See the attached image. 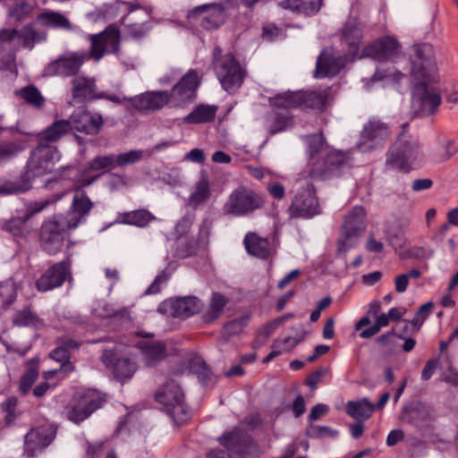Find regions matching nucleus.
<instances>
[{
  "label": "nucleus",
  "instance_id": "obj_1",
  "mask_svg": "<svg viewBox=\"0 0 458 458\" xmlns=\"http://www.w3.org/2000/svg\"><path fill=\"white\" fill-rule=\"evenodd\" d=\"M311 178L327 179L336 175L346 165L348 155L337 149H331L322 132L306 137Z\"/></svg>",
  "mask_w": 458,
  "mask_h": 458
},
{
  "label": "nucleus",
  "instance_id": "obj_2",
  "mask_svg": "<svg viewBox=\"0 0 458 458\" xmlns=\"http://www.w3.org/2000/svg\"><path fill=\"white\" fill-rule=\"evenodd\" d=\"M57 148H46L38 145L31 152L25 173L18 179L0 183V194H20L31 189V181L38 176L51 174L58 160Z\"/></svg>",
  "mask_w": 458,
  "mask_h": 458
},
{
  "label": "nucleus",
  "instance_id": "obj_3",
  "mask_svg": "<svg viewBox=\"0 0 458 458\" xmlns=\"http://www.w3.org/2000/svg\"><path fill=\"white\" fill-rule=\"evenodd\" d=\"M409 123L402 124L401 131L387 153L386 165L390 169L408 173L420 156L419 140L407 133Z\"/></svg>",
  "mask_w": 458,
  "mask_h": 458
},
{
  "label": "nucleus",
  "instance_id": "obj_4",
  "mask_svg": "<svg viewBox=\"0 0 458 458\" xmlns=\"http://www.w3.org/2000/svg\"><path fill=\"white\" fill-rule=\"evenodd\" d=\"M213 67L222 88L225 91L234 93L241 88L246 76V71L233 54L222 55V48L220 47H215L213 51Z\"/></svg>",
  "mask_w": 458,
  "mask_h": 458
},
{
  "label": "nucleus",
  "instance_id": "obj_5",
  "mask_svg": "<svg viewBox=\"0 0 458 458\" xmlns=\"http://www.w3.org/2000/svg\"><path fill=\"white\" fill-rule=\"evenodd\" d=\"M366 210L361 206H355L344 218L337 239V253L345 255L359 242L360 237L367 228Z\"/></svg>",
  "mask_w": 458,
  "mask_h": 458
},
{
  "label": "nucleus",
  "instance_id": "obj_6",
  "mask_svg": "<svg viewBox=\"0 0 458 458\" xmlns=\"http://www.w3.org/2000/svg\"><path fill=\"white\" fill-rule=\"evenodd\" d=\"M70 225L62 216H54L43 222L38 233L40 248L48 255L54 256L60 252L68 236Z\"/></svg>",
  "mask_w": 458,
  "mask_h": 458
},
{
  "label": "nucleus",
  "instance_id": "obj_7",
  "mask_svg": "<svg viewBox=\"0 0 458 458\" xmlns=\"http://www.w3.org/2000/svg\"><path fill=\"white\" fill-rule=\"evenodd\" d=\"M104 402V395L97 390L76 392L64 407L66 418L75 424H80L98 410Z\"/></svg>",
  "mask_w": 458,
  "mask_h": 458
},
{
  "label": "nucleus",
  "instance_id": "obj_8",
  "mask_svg": "<svg viewBox=\"0 0 458 458\" xmlns=\"http://www.w3.org/2000/svg\"><path fill=\"white\" fill-rule=\"evenodd\" d=\"M264 204V198L259 192L246 187H238L229 195L223 210L227 215L244 216L263 208Z\"/></svg>",
  "mask_w": 458,
  "mask_h": 458
},
{
  "label": "nucleus",
  "instance_id": "obj_9",
  "mask_svg": "<svg viewBox=\"0 0 458 458\" xmlns=\"http://www.w3.org/2000/svg\"><path fill=\"white\" fill-rule=\"evenodd\" d=\"M121 41L120 30L113 26L107 27L102 32L90 35V49L87 59L99 61L106 54H116Z\"/></svg>",
  "mask_w": 458,
  "mask_h": 458
},
{
  "label": "nucleus",
  "instance_id": "obj_10",
  "mask_svg": "<svg viewBox=\"0 0 458 458\" xmlns=\"http://www.w3.org/2000/svg\"><path fill=\"white\" fill-rule=\"evenodd\" d=\"M200 79L196 70L190 69L168 92L170 104L174 107L184 106L192 102L197 96Z\"/></svg>",
  "mask_w": 458,
  "mask_h": 458
},
{
  "label": "nucleus",
  "instance_id": "obj_11",
  "mask_svg": "<svg viewBox=\"0 0 458 458\" xmlns=\"http://www.w3.org/2000/svg\"><path fill=\"white\" fill-rule=\"evenodd\" d=\"M187 19L191 25L204 30L217 29L225 21V11L221 4H205L191 10Z\"/></svg>",
  "mask_w": 458,
  "mask_h": 458
},
{
  "label": "nucleus",
  "instance_id": "obj_12",
  "mask_svg": "<svg viewBox=\"0 0 458 458\" xmlns=\"http://www.w3.org/2000/svg\"><path fill=\"white\" fill-rule=\"evenodd\" d=\"M291 217L309 219L321 213L313 185L298 192L288 208Z\"/></svg>",
  "mask_w": 458,
  "mask_h": 458
},
{
  "label": "nucleus",
  "instance_id": "obj_13",
  "mask_svg": "<svg viewBox=\"0 0 458 458\" xmlns=\"http://www.w3.org/2000/svg\"><path fill=\"white\" fill-rule=\"evenodd\" d=\"M68 120L72 132L88 136L98 135L104 125V118L101 114L87 109L73 112Z\"/></svg>",
  "mask_w": 458,
  "mask_h": 458
},
{
  "label": "nucleus",
  "instance_id": "obj_14",
  "mask_svg": "<svg viewBox=\"0 0 458 458\" xmlns=\"http://www.w3.org/2000/svg\"><path fill=\"white\" fill-rule=\"evenodd\" d=\"M201 307L202 303L197 297H178L162 301L158 311L168 317L184 318L198 313Z\"/></svg>",
  "mask_w": 458,
  "mask_h": 458
},
{
  "label": "nucleus",
  "instance_id": "obj_15",
  "mask_svg": "<svg viewBox=\"0 0 458 458\" xmlns=\"http://www.w3.org/2000/svg\"><path fill=\"white\" fill-rule=\"evenodd\" d=\"M71 277V261L66 259L50 266L36 281L39 292H47L64 284Z\"/></svg>",
  "mask_w": 458,
  "mask_h": 458
},
{
  "label": "nucleus",
  "instance_id": "obj_16",
  "mask_svg": "<svg viewBox=\"0 0 458 458\" xmlns=\"http://www.w3.org/2000/svg\"><path fill=\"white\" fill-rule=\"evenodd\" d=\"M390 134L391 131L386 123L379 119L372 118L363 127L359 148L361 151L373 149L384 143Z\"/></svg>",
  "mask_w": 458,
  "mask_h": 458
},
{
  "label": "nucleus",
  "instance_id": "obj_17",
  "mask_svg": "<svg viewBox=\"0 0 458 458\" xmlns=\"http://www.w3.org/2000/svg\"><path fill=\"white\" fill-rule=\"evenodd\" d=\"M86 59L87 55L85 53H72L62 55L55 61L50 63L46 67L45 72L50 76H73L78 73Z\"/></svg>",
  "mask_w": 458,
  "mask_h": 458
},
{
  "label": "nucleus",
  "instance_id": "obj_18",
  "mask_svg": "<svg viewBox=\"0 0 458 458\" xmlns=\"http://www.w3.org/2000/svg\"><path fill=\"white\" fill-rule=\"evenodd\" d=\"M101 361L112 370L114 377L119 381L130 379L137 370L135 361L129 357L119 356L113 351H104Z\"/></svg>",
  "mask_w": 458,
  "mask_h": 458
},
{
  "label": "nucleus",
  "instance_id": "obj_19",
  "mask_svg": "<svg viewBox=\"0 0 458 458\" xmlns=\"http://www.w3.org/2000/svg\"><path fill=\"white\" fill-rule=\"evenodd\" d=\"M93 202L86 192L81 189H76L72 198V205L65 216H63L70 227L75 229L80 224L83 223L93 208Z\"/></svg>",
  "mask_w": 458,
  "mask_h": 458
},
{
  "label": "nucleus",
  "instance_id": "obj_20",
  "mask_svg": "<svg viewBox=\"0 0 458 458\" xmlns=\"http://www.w3.org/2000/svg\"><path fill=\"white\" fill-rule=\"evenodd\" d=\"M218 441L232 457H242L252 444L251 437L240 428H234L233 430L224 433Z\"/></svg>",
  "mask_w": 458,
  "mask_h": 458
},
{
  "label": "nucleus",
  "instance_id": "obj_21",
  "mask_svg": "<svg viewBox=\"0 0 458 458\" xmlns=\"http://www.w3.org/2000/svg\"><path fill=\"white\" fill-rule=\"evenodd\" d=\"M348 57L344 55L335 56L333 49H324L316 63L315 76L322 79L337 75L345 66Z\"/></svg>",
  "mask_w": 458,
  "mask_h": 458
},
{
  "label": "nucleus",
  "instance_id": "obj_22",
  "mask_svg": "<svg viewBox=\"0 0 458 458\" xmlns=\"http://www.w3.org/2000/svg\"><path fill=\"white\" fill-rule=\"evenodd\" d=\"M168 91H148L129 98L131 106L142 113L153 112L170 104Z\"/></svg>",
  "mask_w": 458,
  "mask_h": 458
},
{
  "label": "nucleus",
  "instance_id": "obj_23",
  "mask_svg": "<svg viewBox=\"0 0 458 458\" xmlns=\"http://www.w3.org/2000/svg\"><path fill=\"white\" fill-rule=\"evenodd\" d=\"M400 48L401 46L396 39L386 36L366 46L363 54L377 61H386L395 57L400 53Z\"/></svg>",
  "mask_w": 458,
  "mask_h": 458
},
{
  "label": "nucleus",
  "instance_id": "obj_24",
  "mask_svg": "<svg viewBox=\"0 0 458 458\" xmlns=\"http://www.w3.org/2000/svg\"><path fill=\"white\" fill-rule=\"evenodd\" d=\"M55 437L54 430L46 426L31 428L25 436V452L32 457L50 445Z\"/></svg>",
  "mask_w": 458,
  "mask_h": 458
},
{
  "label": "nucleus",
  "instance_id": "obj_25",
  "mask_svg": "<svg viewBox=\"0 0 458 458\" xmlns=\"http://www.w3.org/2000/svg\"><path fill=\"white\" fill-rule=\"evenodd\" d=\"M411 52L412 72L415 74L424 76L426 74L425 71L435 65L433 47L428 43L417 44L412 47Z\"/></svg>",
  "mask_w": 458,
  "mask_h": 458
},
{
  "label": "nucleus",
  "instance_id": "obj_26",
  "mask_svg": "<svg viewBox=\"0 0 458 458\" xmlns=\"http://www.w3.org/2000/svg\"><path fill=\"white\" fill-rule=\"evenodd\" d=\"M433 420L432 409L421 403H411L402 411V420L417 428H422Z\"/></svg>",
  "mask_w": 458,
  "mask_h": 458
},
{
  "label": "nucleus",
  "instance_id": "obj_27",
  "mask_svg": "<svg viewBox=\"0 0 458 458\" xmlns=\"http://www.w3.org/2000/svg\"><path fill=\"white\" fill-rule=\"evenodd\" d=\"M72 132L68 119L55 120L52 124L37 134L38 145L46 148H55L53 144L64 136Z\"/></svg>",
  "mask_w": 458,
  "mask_h": 458
},
{
  "label": "nucleus",
  "instance_id": "obj_28",
  "mask_svg": "<svg viewBox=\"0 0 458 458\" xmlns=\"http://www.w3.org/2000/svg\"><path fill=\"white\" fill-rule=\"evenodd\" d=\"M343 43L347 46L348 55L353 59L359 52L362 40V26L355 19H349L342 30Z\"/></svg>",
  "mask_w": 458,
  "mask_h": 458
},
{
  "label": "nucleus",
  "instance_id": "obj_29",
  "mask_svg": "<svg viewBox=\"0 0 458 458\" xmlns=\"http://www.w3.org/2000/svg\"><path fill=\"white\" fill-rule=\"evenodd\" d=\"M156 400L165 409L184 401V394L179 385L174 380L166 382L156 393Z\"/></svg>",
  "mask_w": 458,
  "mask_h": 458
},
{
  "label": "nucleus",
  "instance_id": "obj_30",
  "mask_svg": "<svg viewBox=\"0 0 458 458\" xmlns=\"http://www.w3.org/2000/svg\"><path fill=\"white\" fill-rule=\"evenodd\" d=\"M96 84L92 78L78 76L72 81V96L81 102L98 98Z\"/></svg>",
  "mask_w": 458,
  "mask_h": 458
},
{
  "label": "nucleus",
  "instance_id": "obj_31",
  "mask_svg": "<svg viewBox=\"0 0 458 458\" xmlns=\"http://www.w3.org/2000/svg\"><path fill=\"white\" fill-rule=\"evenodd\" d=\"M244 246L247 252L259 259H267L271 254L270 242L267 238H262L258 233L249 232L244 237Z\"/></svg>",
  "mask_w": 458,
  "mask_h": 458
},
{
  "label": "nucleus",
  "instance_id": "obj_32",
  "mask_svg": "<svg viewBox=\"0 0 458 458\" xmlns=\"http://www.w3.org/2000/svg\"><path fill=\"white\" fill-rule=\"evenodd\" d=\"M278 6L298 13L313 15L320 10L323 0H277Z\"/></svg>",
  "mask_w": 458,
  "mask_h": 458
},
{
  "label": "nucleus",
  "instance_id": "obj_33",
  "mask_svg": "<svg viewBox=\"0 0 458 458\" xmlns=\"http://www.w3.org/2000/svg\"><path fill=\"white\" fill-rule=\"evenodd\" d=\"M139 348L147 366L152 367L165 359L166 346L163 342L140 344Z\"/></svg>",
  "mask_w": 458,
  "mask_h": 458
},
{
  "label": "nucleus",
  "instance_id": "obj_34",
  "mask_svg": "<svg viewBox=\"0 0 458 458\" xmlns=\"http://www.w3.org/2000/svg\"><path fill=\"white\" fill-rule=\"evenodd\" d=\"M329 96L328 89L302 91L301 109L322 111Z\"/></svg>",
  "mask_w": 458,
  "mask_h": 458
},
{
  "label": "nucleus",
  "instance_id": "obj_35",
  "mask_svg": "<svg viewBox=\"0 0 458 458\" xmlns=\"http://www.w3.org/2000/svg\"><path fill=\"white\" fill-rule=\"evenodd\" d=\"M122 22L125 27V34L133 39L142 38L151 28L147 18L137 21L134 16L123 15Z\"/></svg>",
  "mask_w": 458,
  "mask_h": 458
},
{
  "label": "nucleus",
  "instance_id": "obj_36",
  "mask_svg": "<svg viewBox=\"0 0 458 458\" xmlns=\"http://www.w3.org/2000/svg\"><path fill=\"white\" fill-rule=\"evenodd\" d=\"M216 112V106L200 104L184 118V122L192 124L210 123L215 120Z\"/></svg>",
  "mask_w": 458,
  "mask_h": 458
},
{
  "label": "nucleus",
  "instance_id": "obj_37",
  "mask_svg": "<svg viewBox=\"0 0 458 458\" xmlns=\"http://www.w3.org/2000/svg\"><path fill=\"white\" fill-rule=\"evenodd\" d=\"M375 406L369 399L363 398L360 401H350L346 404V413L357 420H365L369 419Z\"/></svg>",
  "mask_w": 458,
  "mask_h": 458
},
{
  "label": "nucleus",
  "instance_id": "obj_38",
  "mask_svg": "<svg viewBox=\"0 0 458 458\" xmlns=\"http://www.w3.org/2000/svg\"><path fill=\"white\" fill-rule=\"evenodd\" d=\"M118 219L125 225L145 227L156 217L147 209H137L120 214Z\"/></svg>",
  "mask_w": 458,
  "mask_h": 458
},
{
  "label": "nucleus",
  "instance_id": "obj_39",
  "mask_svg": "<svg viewBox=\"0 0 458 458\" xmlns=\"http://www.w3.org/2000/svg\"><path fill=\"white\" fill-rule=\"evenodd\" d=\"M13 324L16 327H30L36 329L44 327L43 319L33 312L30 306L18 310L13 318Z\"/></svg>",
  "mask_w": 458,
  "mask_h": 458
},
{
  "label": "nucleus",
  "instance_id": "obj_40",
  "mask_svg": "<svg viewBox=\"0 0 458 458\" xmlns=\"http://www.w3.org/2000/svg\"><path fill=\"white\" fill-rule=\"evenodd\" d=\"M417 102V112L422 116H427L436 112L442 102V98L439 93L425 90Z\"/></svg>",
  "mask_w": 458,
  "mask_h": 458
},
{
  "label": "nucleus",
  "instance_id": "obj_41",
  "mask_svg": "<svg viewBox=\"0 0 458 458\" xmlns=\"http://www.w3.org/2000/svg\"><path fill=\"white\" fill-rule=\"evenodd\" d=\"M301 100H302V90L294 91V92H285L282 94H278L275 98H270V103L272 106L279 107V108H294L300 107L301 108Z\"/></svg>",
  "mask_w": 458,
  "mask_h": 458
},
{
  "label": "nucleus",
  "instance_id": "obj_42",
  "mask_svg": "<svg viewBox=\"0 0 458 458\" xmlns=\"http://www.w3.org/2000/svg\"><path fill=\"white\" fill-rule=\"evenodd\" d=\"M227 302L228 300L223 294L219 293H213L208 309L203 315L204 320L210 323L218 318Z\"/></svg>",
  "mask_w": 458,
  "mask_h": 458
},
{
  "label": "nucleus",
  "instance_id": "obj_43",
  "mask_svg": "<svg viewBox=\"0 0 458 458\" xmlns=\"http://www.w3.org/2000/svg\"><path fill=\"white\" fill-rule=\"evenodd\" d=\"M267 121L269 123V133L274 135L286 130L292 122V117L288 114V113H282L276 110H272L267 114Z\"/></svg>",
  "mask_w": 458,
  "mask_h": 458
},
{
  "label": "nucleus",
  "instance_id": "obj_44",
  "mask_svg": "<svg viewBox=\"0 0 458 458\" xmlns=\"http://www.w3.org/2000/svg\"><path fill=\"white\" fill-rule=\"evenodd\" d=\"M38 20L42 21V24L45 26L63 30L71 29V23L69 20L60 13L53 11L44 12L38 14Z\"/></svg>",
  "mask_w": 458,
  "mask_h": 458
},
{
  "label": "nucleus",
  "instance_id": "obj_45",
  "mask_svg": "<svg viewBox=\"0 0 458 458\" xmlns=\"http://www.w3.org/2000/svg\"><path fill=\"white\" fill-rule=\"evenodd\" d=\"M38 360L32 359L28 361V368L20 380V391L22 394H27L30 390L32 385L36 382L38 377Z\"/></svg>",
  "mask_w": 458,
  "mask_h": 458
},
{
  "label": "nucleus",
  "instance_id": "obj_46",
  "mask_svg": "<svg viewBox=\"0 0 458 458\" xmlns=\"http://www.w3.org/2000/svg\"><path fill=\"white\" fill-rule=\"evenodd\" d=\"M16 94L28 105L35 108L40 109L45 106V98L34 85L23 87Z\"/></svg>",
  "mask_w": 458,
  "mask_h": 458
},
{
  "label": "nucleus",
  "instance_id": "obj_47",
  "mask_svg": "<svg viewBox=\"0 0 458 458\" xmlns=\"http://www.w3.org/2000/svg\"><path fill=\"white\" fill-rule=\"evenodd\" d=\"M165 411L178 426L187 423L191 417V411L185 400L165 409Z\"/></svg>",
  "mask_w": 458,
  "mask_h": 458
},
{
  "label": "nucleus",
  "instance_id": "obj_48",
  "mask_svg": "<svg viewBox=\"0 0 458 458\" xmlns=\"http://www.w3.org/2000/svg\"><path fill=\"white\" fill-rule=\"evenodd\" d=\"M210 197V185L208 178L206 176H202L196 184V189L194 192L190 197V204L197 208L199 205L202 204L206 200H208Z\"/></svg>",
  "mask_w": 458,
  "mask_h": 458
},
{
  "label": "nucleus",
  "instance_id": "obj_49",
  "mask_svg": "<svg viewBox=\"0 0 458 458\" xmlns=\"http://www.w3.org/2000/svg\"><path fill=\"white\" fill-rule=\"evenodd\" d=\"M198 242L193 238L181 237L176 242L175 255L180 259H186L196 253Z\"/></svg>",
  "mask_w": 458,
  "mask_h": 458
},
{
  "label": "nucleus",
  "instance_id": "obj_50",
  "mask_svg": "<svg viewBox=\"0 0 458 458\" xmlns=\"http://www.w3.org/2000/svg\"><path fill=\"white\" fill-rule=\"evenodd\" d=\"M17 405L18 398L15 396H10L6 398L0 404V410L3 413H4V420L7 426L13 425L18 417Z\"/></svg>",
  "mask_w": 458,
  "mask_h": 458
},
{
  "label": "nucleus",
  "instance_id": "obj_51",
  "mask_svg": "<svg viewBox=\"0 0 458 458\" xmlns=\"http://www.w3.org/2000/svg\"><path fill=\"white\" fill-rule=\"evenodd\" d=\"M50 357L62 363L60 371L68 374L74 370V366L70 361V353L60 344H56V347L51 352Z\"/></svg>",
  "mask_w": 458,
  "mask_h": 458
},
{
  "label": "nucleus",
  "instance_id": "obj_52",
  "mask_svg": "<svg viewBox=\"0 0 458 458\" xmlns=\"http://www.w3.org/2000/svg\"><path fill=\"white\" fill-rule=\"evenodd\" d=\"M17 38L22 40V45L24 47L32 48L36 40L42 39L44 40L47 38V34L42 32V36H39L37 30H35L32 26H25L21 30H19V34Z\"/></svg>",
  "mask_w": 458,
  "mask_h": 458
},
{
  "label": "nucleus",
  "instance_id": "obj_53",
  "mask_svg": "<svg viewBox=\"0 0 458 458\" xmlns=\"http://www.w3.org/2000/svg\"><path fill=\"white\" fill-rule=\"evenodd\" d=\"M116 166L115 155L97 156L89 162V169L99 171L102 169L112 170Z\"/></svg>",
  "mask_w": 458,
  "mask_h": 458
},
{
  "label": "nucleus",
  "instance_id": "obj_54",
  "mask_svg": "<svg viewBox=\"0 0 458 458\" xmlns=\"http://www.w3.org/2000/svg\"><path fill=\"white\" fill-rule=\"evenodd\" d=\"M190 369L191 370L197 374L198 377L203 381L208 382L211 378V370L206 365L204 360L200 358L192 359L190 361Z\"/></svg>",
  "mask_w": 458,
  "mask_h": 458
},
{
  "label": "nucleus",
  "instance_id": "obj_55",
  "mask_svg": "<svg viewBox=\"0 0 458 458\" xmlns=\"http://www.w3.org/2000/svg\"><path fill=\"white\" fill-rule=\"evenodd\" d=\"M456 151L454 142L452 140H447L437 148L434 156L435 160L437 162L447 161L456 153Z\"/></svg>",
  "mask_w": 458,
  "mask_h": 458
},
{
  "label": "nucleus",
  "instance_id": "obj_56",
  "mask_svg": "<svg viewBox=\"0 0 458 458\" xmlns=\"http://www.w3.org/2000/svg\"><path fill=\"white\" fill-rule=\"evenodd\" d=\"M307 435L311 438H334L338 436V431L327 426L311 425L307 430Z\"/></svg>",
  "mask_w": 458,
  "mask_h": 458
},
{
  "label": "nucleus",
  "instance_id": "obj_57",
  "mask_svg": "<svg viewBox=\"0 0 458 458\" xmlns=\"http://www.w3.org/2000/svg\"><path fill=\"white\" fill-rule=\"evenodd\" d=\"M143 157V150H131L115 155L116 166H125L140 161Z\"/></svg>",
  "mask_w": 458,
  "mask_h": 458
},
{
  "label": "nucleus",
  "instance_id": "obj_58",
  "mask_svg": "<svg viewBox=\"0 0 458 458\" xmlns=\"http://www.w3.org/2000/svg\"><path fill=\"white\" fill-rule=\"evenodd\" d=\"M249 322L248 316H242L235 318L224 327V333L229 336L240 334Z\"/></svg>",
  "mask_w": 458,
  "mask_h": 458
},
{
  "label": "nucleus",
  "instance_id": "obj_59",
  "mask_svg": "<svg viewBox=\"0 0 458 458\" xmlns=\"http://www.w3.org/2000/svg\"><path fill=\"white\" fill-rule=\"evenodd\" d=\"M55 201V200L46 199L29 203L26 207L25 220L30 219L34 215L41 212Z\"/></svg>",
  "mask_w": 458,
  "mask_h": 458
},
{
  "label": "nucleus",
  "instance_id": "obj_60",
  "mask_svg": "<svg viewBox=\"0 0 458 458\" xmlns=\"http://www.w3.org/2000/svg\"><path fill=\"white\" fill-rule=\"evenodd\" d=\"M20 150L19 146L14 142L0 143V163L10 159Z\"/></svg>",
  "mask_w": 458,
  "mask_h": 458
},
{
  "label": "nucleus",
  "instance_id": "obj_61",
  "mask_svg": "<svg viewBox=\"0 0 458 458\" xmlns=\"http://www.w3.org/2000/svg\"><path fill=\"white\" fill-rule=\"evenodd\" d=\"M32 7L26 2H21L15 4L10 11V15L19 21L23 20L30 14Z\"/></svg>",
  "mask_w": 458,
  "mask_h": 458
},
{
  "label": "nucleus",
  "instance_id": "obj_62",
  "mask_svg": "<svg viewBox=\"0 0 458 458\" xmlns=\"http://www.w3.org/2000/svg\"><path fill=\"white\" fill-rule=\"evenodd\" d=\"M434 250H428L424 247L420 246H413L410 248L407 252L406 256L411 259H429L433 256Z\"/></svg>",
  "mask_w": 458,
  "mask_h": 458
},
{
  "label": "nucleus",
  "instance_id": "obj_63",
  "mask_svg": "<svg viewBox=\"0 0 458 458\" xmlns=\"http://www.w3.org/2000/svg\"><path fill=\"white\" fill-rule=\"evenodd\" d=\"M27 221L28 220H25V215L22 217L13 218L4 225V229L13 234H17L21 232Z\"/></svg>",
  "mask_w": 458,
  "mask_h": 458
},
{
  "label": "nucleus",
  "instance_id": "obj_64",
  "mask_svg": "<svg viewBox=\"0 0 458 458\" xmlns=\"http://www.w3.org/2000/svg\"><path fill=\"white\" fill-rule=\"evenodd\" d=\"M284 319L285 317L277 318L264 325L263 327L259 330V332L268 339L275 332V330L284 321Z\"/></svg>",
  "mask_w": 458,
  "mask_h": 458
}]
</instances>
